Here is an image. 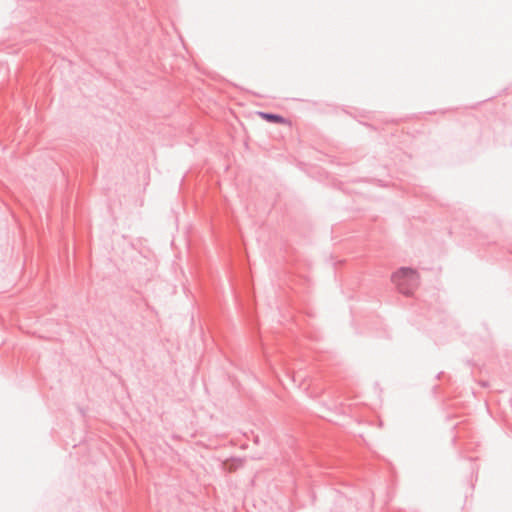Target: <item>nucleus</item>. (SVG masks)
<instances>
[{"mask_svg": "<svg viewBox=\"0 0 512 512\" xmlns=\"http://www.w3.org/2000/svg\"><path fill=\"white\" fill-rule=\"evenodd\" d=\"M258 115L262 119H264L266 121H269V122L291 125L290 121L286 120L285 118H283V117H281L279 115L269 114V113H264V112H259Z\"/></svg>", "mask_w": 512, "mask_h": 512, "instance_id": "f03ea898", "label": "nucleus"}, {"mask_svg": "<svg viewBox=\"0 0 512 512\" xmlns=\"http://www.w3.org/2000/svg\"><path fill=\"white\" fill-rule=\"evenodd\" d=\"M393 281L405 295H412L419 286V274L411 268H401L393 274Z\"/></svg>", "mask_w": 512, "mask_h": 512, "instance_id": "f257e3e1", "label": "nucleus"}]
</instances>
